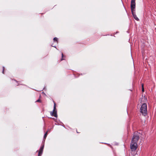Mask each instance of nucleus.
<instances>
[{
  "instance_id": "nucleus-8",
  "label": "nucleus",
  "mask_w": 156,
  "mask_h": 156,
  "mask_svg": "<svg viewBox=\"0 0 156 156\" xmlns=\"http://www.w3.org/2000/svg\"><path fill=\"white\" fill-rule=\"evenodd\" d=\"M58 38L56 37H55L53 38V41H54L55 42L56 41L57 42H58Z\"/></svg>"
},
{
  "instance_id": "nucleus-1",
  "label": "nucleus",
  "mask_w": 156,
  "mask_h": 156,
  "mask_svg": "<svg viewBox=\"0 0 156 156\" xmlns=\"http://www.w3.org/2000/svg\"><path fill=\"white\" fill-rule=\"evenodd\" d=\"M147 105L146 103H143L141 105L140 108V112L144 116H145L147 113Z\"/></svg>"
},
{
  "instance_id": "nucleus-11",
  "label": "nucleus",
  "mask_w": 156,
  "mask_h": 156,
  "mask_svg": "<svg viewBox=\"0 0 156 156\" xmlns=\"http://www.w3.org/2000/svg\"><path fill=\"white\" fill-rule=\"evenodd\" d=\"M142 91L143 92H144V85L143 84L142 85Z\"/></svg>"
},
{
  "instance_id": "nucleus-10",
  "label": "nucleus",
  "mask_w": 156,
  "mask_h": 156,
  "mask_svg": "<svg viewBox=\"0 0 156 156\" xmlns=\"http://www.w3.org/2000/svg\"><path fill=\"white\" fill-rule=\"evenodd\" d=\"M63 54L62 53V58L61 59V60L62 61V60H64V59L63 58Z\"/></svg>"
},
{
  "instance_id": "nucleus-6",
  "label": "nucleus",
  "mask_w": 156,
  "mask_h": 156,
  "mask_svg": "<svg viewBox=\"0 0 156 156\" xmlns=\"http://www.w3.org/2000/svg\"><path fill=\"white\" fill-rule=\"evenodd\" d=\"M44 145L43 144L41 147L38 152V156H41L42 154L44 148Z\"/></svg>"
},
{
  "instance_id": "nucleus-18",
  "label": "nucleus",
  "mask_w": 156,
  "mask_h": 156,
  "mask_svg": "<svg viewBox=\"0 0 156 156\" xmlns=\"http://www.w3.org/2000/svg\"><path fill=\"white\" fill-rule=\"evenodd\" d=\"M118 33V32H116V33H115V34H117V33Z\"/></svg>"
},
{
  "instance_id": "nucleus-4",
  "label": "nucleus",
  "mask_w": 156,
  "mask_h": 156,
  "mask_svg": "<svg viewBox=\"0 0 156 156\" xmlns=\"http://www.w3.org/2000/svg\"><path fill=\"white\" fill-rule=\"evenodd\" d=\"M137 147V143L131 141L130 148L132 151H134Z\"/></svg>"
},
{
  "instance_id": "nucleus-2",
  "label": "nucleus",
  "mask_w": 156,
  "mask_h": 156,
  "mask_svg": "<svg viewBox=\"0 0 156 156\" xmlns=\"http://www.w3.org/2000/svg\"><path fill=\"white\" fill-rule=\"evenodd\" d=\"M140 133L137 132H135L131 140V141L137 143L140 138Z\"/></svg>"
},
{
  "instance_id": "nucleus-9",
  "label": "nucleus",
  "mask_w": 156,
  "mask_h": 156,
  "mask_svg": "<svg viewBox=\"0 0 156 156\" xmlns=\"http://www.w3.org/2000/svg\"><path fill=\"white\" fill-rule=\"evenodd\" d=\"M48 134L47 131L44 134V139H45L47 136Z\"/></svg>"
},
{
  "instance_id": "nucleus-17",
  "label": "nucleus",
  "mask_w": 156,
  "mask_h": 156,
  "mask_svg": "<svg viewBox=\"0 0 156 156\" xmlns=\"http://www.w3.org/2000/svg\"><path fill=\"white\" fill-rule=\"evenodd\" d=\"M52 118V119H54V120H55V118Z\"/></svg>"
},
{
  "instance_id": "nucleus-15",
  "label": "nucleus",
  "mask_w": 156,
  "mask_h": 156,
  "mask_svg": "<svg viewBox=\"0 0 156 156\" xmlns=\"http://www.w3.org/2000/svg\"><path fill=\"white\" fill-rule=\"evenodd\" d=\"M49 131H50V129H48V130H47V132H48Z\"/></svg>"
},
{
  "instance_id": "nucleus-20",
  "label": "nucleus",
  "mask_w": 156,
  "mask_h": 156,
  "mask_svg": "<svg viewBox=\"0 0 156 156\" xmlns=\"http://www.w3.org/2000/svg\"><path fill=\"white\" fill-rule=\"evenodd\" d=\"M134 0V1H135V0Z\"/></svg>"
},
{
  "instance_id": "nucleus-5",
  "label": "nucleus",
  "mask_w": 156,
  "mask_h": 156,
  "mask_svg": "<svg viewBox=\"0 0 156 156\" xmlns=\"http://www.w3.org/2000/svg\"><path fill=\"white\" fill-rule=\"evenodd\" d=\"M135 1L133 0H131V11H134L135 12Z\"/></svg>"
},
{
  "instance_id": "nucleus-19",
  "label": "nucleus",
  "mask_w": 156,
  "mask_h": 156,
  "mask_svg": "<svg viewBox=\"0 0 156 156\" xmlns=\"http://www.w3.org/2000/svg\"><path fill=\"white\" fill-rule=\"evenodd\" d=\"M62 126L63 127H65L64 126H63V125H62Z\"/></svg>"
},
{
  "instance_id": "nucleus-16",
  "label": "nucleus",
  "mask_w": 156,
  "mask_h": 156,
  "mask_svg": "<svg viewBox=\"0 0 156 156\" xmlns=\"http://www.w3.org/2000/svg\"><path fill=\"white\" fill-rule=\"evenodd\" d=\"M51 46H52V47H55V48H56L55 46H53L52 45H51Z\"/></svg>"
},
{
  "instance_id": "nucleus-7",
  "label": "nucleus",
  "mask_w": 156,
  "mask_h": 156,
  "mask_svg": "<svg viewBox=\"0 0 156 156\" xmlns=\"http://www.w3.org/2000/svg\"><path fill=\"white\" fill-rule=\"evenodd\" d=\"M131 12L134 18L137 21H139V19L137 17L135 14V12L134 11H131Z\"/></svg>"
},
{
  "instance_id": "nucleus-12",
  "label": "nucleus",
  "mask_w": 156,
  "mask_h": 156,
  "mask_svg": "<svg viewBox=\"0 0 156 156\" xmlns=\"http://www.w3.org/2000/svg\"><path fill=\"white\" fill-rule=\"evenodd\" d=\"M4 70H5V67L4 66H3L2 67V73H3V74L4 73Z\"/></svg>"
},
{
  "instance_id": "nucleus-14",
  "label": "nucleus",
  "mask_w": 156,
  "mask_h": 156,
  "mask_svg": "<svg viewBox=\"0 0 156 156\" xmlns=\"http://www.w3.org/2000/svg\"><path fill=\"white\" fill-rule=\"evenodd\" d=\"M14 80L15 81H16L17 83L18 84L17 85H19L20 84V82L19 81H17V80Z\"/></svg>"
},
{
  "instance_id": "nucleus-13",
  "label": "nucleus",
  "mask_w": 156,
  "mask_h": 156,
  "mask_svg": "<svg viewBox=\"0 0 156 156\" xmlns=\"http://www.w3.org/2000/svg\"><path fill=\"white\" fill-rule=\"evenodd\" d=\"M35 102H41V101L40 99H38Z\"/></svg>"
},
{
  "instance_id": "nucleus-3",
  "label": "nucleus",
  "mask_w": 156,
  "mask_h": 156,
  "mask_svg": "<svg viewBox=\"0 0 156 156\" xmlns=\"http://www.w3.org/2000/svg\"><path fill=\"white\" fill-rule=\"evenodd\" d=\"M56 104L54 102V106L53 110L52 112H50L51 115L52 116H54L55 117L57 118L58 116L57 114V111L56 108Z\"/></svg>"
}]
</instances>
